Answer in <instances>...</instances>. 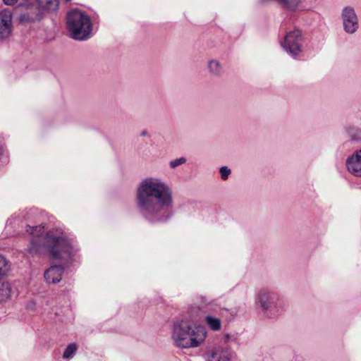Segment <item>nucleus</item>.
Returning <instances> with one entry per match:
<instances>
[{
  "label": "nucleus",
  "mask_w": 361,
  "mask_h": 361,
  "mask_svg": "<svg viewBox=\"0 0 361 361\" xmlns=\"http://www.w3.org/2000/svg\"><path fill=\"white\" fill-rule=\"evenodd\" d=\"M135 202L138 212L148 221L164 222L173 215L172 190L160 178L142 180L136 190Z\"/></svg>",
  "instance_id": "1"
},
{
  "label": "nucleus",
  "mask_w": 361,
  "mask_h": 361,
  "mask_svg": "<svg viewBox=\"0 0 361 361\" xmlns=\"http://www.w3.org/2000/svg\"><path fill=\"white\" fill-rule=\"evenodd\" d=\"M27 232L32 235L26 252L32 256L47 254L52 259L68 260L76 255L78 248L61 229H52L43 235L41 226H28Z\"/></svg>",
  "instance_id": "2"
},
{
  "label": "nucleus",
  "mask_w": 361,
  "mask_h": 361,
  "mask_svg": "<svg viewBox=\"0 0 361 361\" xmlns=\"http://www.w3.org/2000/svg\"><path fill=\"white\" fill-rule=\"evenodd\" d=\"M207 336L204 326L190 324L187 319H180L173 323L171 338L179 348H190L201 345Z\"/></svg>",
  "instance_id": "3"
},
{
  "label": "nucleus",
  "mask_w": 361,
  "mask_h": 361,
  "mask_svg": "<svg viewBox=\"0 0 361 361\" xmlns=\"http://www.w3.org/2000/svg\"><path fill=\"white\" fill-rule=\"evenodd\" d=\"M67 28L71 37L76 40H86L92 36V25L90 17L78 9L68 13Z\"/></svg>",
  "instance_id": "4"
},
{
  "label": "nucleus",
  "mask_w": 361,
  "mask_h": 361,
  "mask_svg": "<svg viewBox=\"0 0 361 361\" xmlns=\"http://www.w3.org/2000/svg\"><path fill=\"white\" fill-rule=\"evenodd\" d=\"M255 304L267 318H276L283 310V302L276 292L261 289L255 296Z\"/></svg>",
  "instance_id": "5"
},
{
  "label": "nucleus",
  "mask_w": 361,
  "mask_h": 361,
  "mask_svg": "<svg viewBox=\"0 0 361 361\" xmlns=\"http://www.w3.org/2000/svg\"><path fill=\"white\" fill-rule=\"evenodd\" d=\"M59 6V0H34L27 7V11L21 14L20 19L34 21L41 18L43 12L54 11Z\"/></svg>",
  "instance_id": "6"
},
{
  "label": "nucleus",
  "mask_w": 361,
  "mask_h": 361,
  "mask_svg": "<svg viewBox=\"0 0 361 361\" xmlns=\"http://www.w3.org/2000/svg\"><path fill=\"white\" fill-rule=\"evenodd\" d=\"M303 37L299 30L288 32L281 43L284 51L293 58H296L302 52Z\"/></svg>",
  "instance_id": "7"
},
{
  "label": "nucleus",
  "mask_w": 361,
  "mask_h": 361,
  "mask_svg": "<svg viewBox=\"0 0 361 361\" xmlns=\"http://www.w3.org/2000/svg\"><path fill=\"white\" fill-rule=\"evenodd\" d=\"M341 18L344 31L350 35L355 33L360 27L358 16L352 6H345L341 12Z\"/></svg>",
  "instance_id": "8"
},
{
  "label": "nucleus",
  "mask_w": 361,
  "mask_h": 361,
  "mask_svg": "<svg viewBox=\"0 0 361 361\" xmlns=\"http://www.w3.org/2000/svg\"><path fill=\"white\" fill-rule=\"evenodd\" d=\"M219 310H221V304L216 300L206 302L205 314L203 321L214 331H219L221 329V319L214 315L219 312Z\"/></svg>",
  "instance_id": "9"
},
{
  "label": "nucleus",
  "mask_w": 361,
  "mask_h": 361,
  "mask_svg": "<svg viewBox=\"0 0 361 361\" xmlns=\"http://www.w3.org/2000/svg\"><path fill=\"white\" fill-rule=\"evenodd\" d=\"M12 32V12L10 9L0 11V41L8 38Z\"/></svg>",
  "instance_id": "10"
},
{
  "label": "nucleus",
  "mask_w": 361,
  "mask_h": 361,
  "mask_svg": "<svg viewBox=\"0 0 361 361\" xmlns=\"http://www.w3.org/2000/svg\"><path fill=\"white\" fill-rule=\"evenodd\" d=\"M207 361H231V350L223 346H216L205 353Z\"/></svg>",
  "instance_id": "11"
},
{
  "label": "nucleus",
  "mask_w": 361,
  "mask_h": 361,
  "mask_svg": "<svg viewBox=\"0 0 361 361\" xmlns=\"http://www.w3.org/2000/svg\"><path fill=\"white\" fill-rule=\"evenodd\" d=\"M348 171L352 175L361 177V149H357L345 161Z\"/></svg>",
  "instance_id": "12"
},
{
  "label": "nucleus",
  "mask_w": 361,
  "mask_h": 361,
  "mask_svg": "<svg viewBox=\"0 0 361 361\" xmlns=\"http://www.w3.org/2000/svg\"><path fill=\"white\" fill-rule=\"evenodd\" d=\"M206 310V303L201 306L191 305L187 312V317L183 319L188 320L190 324L197 323L203 320Z\"/></svg>",
  "instance_id": "13"
},
{
  "label": "nucleus",
  "mask_w": 361,
  "mask_h": 361,
  "mask_svg": "<svg viewBox=\"0 0 361 361\" xmlns=\"http://www.w3.org/2000/svg\"><path fill=\"white\" fill-rule=\"evenodd\" d=\"M63 271L64 268L61 265L51 266L45 271L44 279L49 283H57L61 281Z\"/></svg>",
  "instance_id": "14"
},
{
  "label": "nucleus",
  "mask_w": 361,
  "mask_h": 361,
  "mask_svg": "<svg viewBox=\"0 0 361 361\" xmlns=\"http://www.w3.org/2000/svg\"><path fill=\"white\" fill-rule=\"evenodd\" d=\"M207 67L209 74L214 77H221L224 73L223 65L218 60H209Z\"/></svg>",
  "instance_id": "15"
},
{
  "label": "nucleus",
  "mask_w": 361,
  "mask_h": 361,
  "mask_svg": "<svg viewBox=\"0 0 361 361\" xmlns=\"http://www.w3.org/2000/svg\"><path fill=\"white\" fill-rule=\"evenodd\" d=\"M219 313L228 321H231L234 319L239 312V309L237 307H233L231 308H224L221 306V310H219Z\"/></svg>",
  "instance_id": "16"
},
{
  "label": "nucleus",
  "mask_w": 361,
  "mask_h": 361,
  "mask_svg": "<svg viewBox=\"0 0 361 361\" xmlns=\"http://www.w3.org/2000/svg\"><path fill=\"white\" fill-rule=\"evenodd\" d=\"M287 10L296 11L301 2V0H277Z\"/></svg>",
  "instance_id": "17"
},
{
  "label": "nucleus",
  "mask_w": 361,
  "mask_h": 361,
  "mask_svg": "<svg viewBox=\"0 0 361 361\" xmlns=\"http://www.w3.org/2000/svg\"><path fill=\"white\" fill-rule=\"evenodd\" d=\"M78 350V345L75 343H71L67 345L63 353V358L69 360L73 357Z\"/></svg>",
  "instance_id": "18"
},
{
  "label": "nucleus",
  "mask_w": 361,
  "mask_h": 361,
  "mask_svg": "<svg viewBox=\"0 0 361 361\" xmlns=\"http://www.w3.org/2000/svg\"><path fill=\"white\" fill-rule=\"evenodd\" d=\"M11 294V286L8 283H3L1 284V289L0 290V295L1 298H0L1 301H3L9 298Z\"/></svg>",
  "instance_id": "19"
},
{
  "label": "nucleus",
  "mask_w": 361,
  "mask_h": 361,
  "mask_svg": "<svg viewBox=\"0 0 361 361\" xmlns=\"http://www.w3.org/2000/svg\"><path fill=\"white\" fill-rule=\"evenodd\" d=\"M8 261L1 255H0V276H4L8 271Z\"/></svg>",
  "instance_id": "20"
},
{
  "label": "nucleus",
  "mask_w": 361,
  "mask_h": 361,
  "mask_svg": "<svg viewBox=\"0 0 361 361\" xmlns=\"http://www.w3.org/2000/svg\"><path fill=\"white\" fill-rule=\"evenodd\" d=\"M186 162V158L181 157L169 161V166L171 169H173L179 166L184 164Z\"/></svg>",
  "instance_id": "21"
},
{
  "label": "nucleus",
  "mask_w": 361,
  "mask_h": 361,
  "mask_svg": "<svg viewBox=\"0 0 361 361\" xmlns=\"http://www.w3.org/2000/svg\"><path fill=\"white\" fill-rule=\"evenodd\" d=\"M350 138L354 141L361 140V130L359 129H350L348 130Z\"/></svg>",
  "instance_id": "22"
},
{
  "label": "nucleus",
  "mask_w": 361,
  "mask_h": 361,
  "mask_svg": "<svg viewBox=\"0 0 361 361\" xmlns=\"http://www.w3.org/2000/svg\"><path fill=\"white\" fill-rule=\"evenodd\" d=\"M219 173L221 175V178L223 180H226L228 178V176L231 175V170L228 166H221L219 169Z\"/></svg>",
  "instance_id": "23"
},
{
  "label": "nucleus",
  "mask_w": 361,
  "mask_h": 361,
  "mask_svg": "<svg viewBox=\"0 0 361 361\" xmlns=\"http://www.w3.org/2000/svg\"><path fill=\"white\" fill-rule=\"evenodd\" d=\"M3 1L6 5H14L18 0H3Z\"/></svg>",
  "instance_id": "24"
},
{
  "label": "nucleus",
  "mask_w": 361,
  "mask_h": 361,
  "mask_svg": "<svg viewBox=\"0 0 361 361\" xmlns=\"http://www.w3.org/2000/svg\"><path fill=\"white\" fill-rule=\"evenodd\" d=\"M146 135V132H142V135Z\"/></svg>",
  "instance_id": "25"
}]
</instances>
